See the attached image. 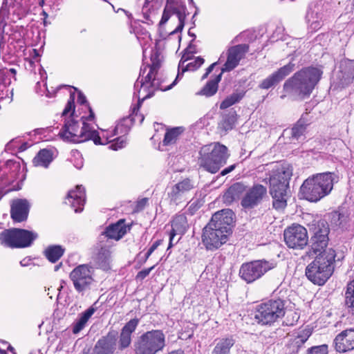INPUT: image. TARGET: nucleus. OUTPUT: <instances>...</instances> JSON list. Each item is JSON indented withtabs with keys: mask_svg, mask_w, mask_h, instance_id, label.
I'll use <instances>...</instances> for the list:
<instances>
[{
	"mask_svg": "<svg viewBox=\"0 0 354 354\" xmlns=\"http://www.w3.org/2000/svg\"><path fill=\"white\" fill-rule=\"evenodd\" d=\"M233 215L230 209H223L213 214L202 234V243L207 250H216L227 241L232 233Z\"/></svg>",
	"mask_w": 354,
	"mask_h": 354,
	"instance_id": "obj_1",
	"label": "nucleus"
},
{
	"mask_svg": "<svg viewBox=\"0 0 354 354\" xmlns=\"http://www.w3.org/2000/svg\"><path fill=\"white\" fill-rule=\"evenodd\" d=\"M321 75L322 71L314 67L305 68L297 72L283 84L285 95H281V98L286 95L295 100L308 97L319 81Z\"/></svg>",
	"mask_w": 354,
	"mask_h": 354,
	"instance_id": "obj_2",
	"label": "nucleus"
},
{
	"mask_svg": "<svg viewBox=\"0 0 354 354\" xmlns=\"http://www.w3.org/2000/svg\"><path fill=\"white\" fill-rule=\"evenodd\" d=\"M159 67L160 64L152 60L151 66L141 68L139 77L134 84V95L138 97L139 101H144L151 97L156 90L167 91L171 88L182 75L178 73L172 84L163 87L160 80L156 78Z\"/></svg>",
	"mask_w": 354,
	"mask_h": 354,
	"instance_id": "obj_3",
	"label": "nucleus"
},
{
	"mask_svg": "<svg viewBox=\"0 0 354 354\" xmlns=\"http://www.w3.org/2000/svg\"><path fill=\"white\" fill-rule=\"evenodd\" d=\"M90 114L88 117H82V127L80 128L77 122L73 118L68 120L64 127V130L60 133L65 139L73 142H83L92 140L95 144H102L100 136L97 131L88 124L86 121H91L94 119V113L88 106Z\"/></svg>",
	"mask_w": 354,
	"mask_h": 354,
	"instance_id": "obj_4",
	"label": "nucleus"
},
{
	"mask_svg": "<svg viewBox=\"0 0 354 354\" xmlns=\"http://www.w3.org/2000/svg\"><path fill=\"white\" fill-rule=\"evenodd\" d=\"M292 174V168L288 165L278 167L272 171L270 192L273 199L272 206L277 210L283 209L287 205L286 189Z\"/></svg>",
	"mask_w": 354,
	"mask_h": 354,
	"instance_id": "obj_5",
	"label": "nucleus"
},
{
	"mask_svg": "<svg viewBox=\"0 0 354 354\" xmlns=\"http://www.w3.org/2000/svg\"><path fill=\"white\" fill-rule=\"evenodd\" d=\"M333 187V174L326 172L308 178L300 188L303 198L310 202H317L328 195Z\"/></svg>",
	"mask_w": 354,
	"mask_h": 354,
	"instance_id": "obj_6",
	"label": "nucleus"
},
{
	"mask_svg": "<svg viewBox=\"0 0 354 354\" xmlns=\"http://www.w3.org/2000/svg\"><path fill=\"white\" fill-rule=\"evenodd\" d=\"M336 257L333 248L328 249L324 255L317 256L306 269V275L314 284L324 285L334 271L333 263Z\"/></svg>",
	"mask_w": 354,
	"mask_h": 354,
	"instance_id": "obj_7",
	"label": "nucleus"
},
{
	"mask_svg": "<svg viewBox=\"0 0 354 354\" xmlns=\"http://www.w3.org/2000/svg\"><path fill=\"white\" fill-rule=\"evenodd\" d=\"M228 157L227 148L225 145L211 143L201 148L198 163L205 171L215 174L226 163Z\"/></svg>",
	"mask_w": 354,
	"mask_h": 354,
	"instance_id": "obj_8",
	"label": "nucleus"
},
{
	"mask_svg": "<svg viewBox=\"0 0 354 354\" xmlns=\"http://www.w3.org/2000/svg\"><path fill=\"white\" fill-rule=\"evenodd\" d=\"M286 313L285 304L280 299L266 301L256 307L254 319L258 324L271 326Z\"/></svg>",
	"mask_w": 354,
	"mask_h": 354,
	"instance_id": "obj_9",
	"label": "nucleus"
},
{
	"mask_svg": "<svg viewBox=\"0 0 354 354\" xmlns=\"http://www.w3.org/2000/svg\"><path fill=\"white\" fill-rule=\"evenodd\" d=\"M135 354H156L165 346V336L160 330H152L141 335L134 342Z\"/></svg>",
	"mask_w": 354,
	"mask_h": 354,
	"instance_id": "obj_10",
	"label": "nucleus"
},
{
	"mask_svg": "<svg viewBox=\"0 0 354 354\" xmlns=\"http://www.w3.org/2000/svg\"><path fill=\"white\" fill-rule=\"evenodd\" d=\"M37 237L35 232L12 228L0 233V244L10 248H24L30 246Z\"/></svg>",
	"mask_w": 354,
	"mask_h": 354,
	"instance_id": "obj_11",
	"label": "nucleus"
},
{
	"mask_svg": "<svg viewBox=\"0 0 354 354\" xmlns=\"http://www.w3.org/2000/svg\"><path fill=\"white\" fill-rule=\"evenodd\" d=\"M277 266L274 261L256 260L241 265L239 277L248 283L260 279L267 272Z\"/></svg>",
	"mask_w": 354,
	"mask_h": 354,
	"instance_id": "obj_12",
	"label": "nucleus"
},
{
	"mask_svg": "<svg viewBox=\"0 0 354 354\" xmlns=\"http://www.w3.org/2000/svg\"><path fill=\"white\" fill-rule=\"evenodd\" d=\"M94 269L88 264L75 267L69 274L75 290L82 295L90 290L95 283Z\"/></svg>",
	"mask_w": 354,
	"mask_h": 354,
	"instance_id": "obj_13",
	"label": "nucleus"
},
{
	"mask_svg": "<svg viewBox=\"0 0 354 354\" xmlns=\"http://www.w3.org/2000/svg\"><path fill=\"white\" fill-rule=\"evenodd\" d=\"M283 237L289 248L303 250L308 245L307 230L301 225H292L284 230Z\"/></svg>",
	"mask_w": 354,
	"mask_h": 354,
	"instance_id": "obj_14",
	"label": "nucleus"
},
{
	"mask_svg": "<svg viewBox=\"0 0 354 354\" xmlns=\"http://www.w3.org/2000/svg\"><path fill=\"white\" fill-rule=\"evenodd\" d=\"M194 188V183L189 178H185L177 183L167 193L170 203L177 205L185 201L187 199L188 193Z\"/></svg>",
	"mask_w": 354,
	"mask_h": 354,
	"instance_id": "obj_15",
	"label": "nucleus"
},
{
	"mask_svg": "<svg viewBox=\"0 0 354 354\" xmlns=\"http://www.w3.org/2000/svg\"><path fill=\"white\" fill-rule=\"evenodd\" d=\"M186 8L183 6H177L171 3H167L164 8L161 20L159 23L160 26L165 24L172 15H176L178 19V26L171 32V35L180 32L183 30L185 26L186 19Z\"/></svg>",
	"mask_w": 354,
	"mask_h": 354,
	"instance_id": "obj_16",
	"label": "nucleus"
},
{
	"mask_svg": "<svg viewBox=\"0 0 354 354\" xmlns=\"http://www.w3.org/2000/svg\"><path fill=\"white\" fill-rule=\"evenodd\" d=\"M248 49L249 46L247 44H239L230 48L227 50V61L222 68L221 73L234 69L248 51Z\"/></svg>",
	"mask_w": 354,
	"mask_h": 354,
	"instance_id": "obj_17",
	"label": "nucleus"
},
{
	"mask_svg": "<svg viewBox=\"0 0 354 354\" xmlns=\"http://www.w3.org/2000/svg\"><path fill=\"white\" fill-rule=\"evenodd\" d=\"M111 243H100V241L96 246V252L94 257L95 263L99 268L105 271L111 269Z\"/></svg>",
	"mask_w": 354,
	"mask_h": 354,
	"instance_id": "obj_18",
	"label": "nucleus"
},
{
	"mask_svg": "<svg viewBox=\"0 0 354 354\" xmlns=\"http://www.w3.org/2000/svg\"><path fill=\"white\" fill-rule=\"evenodd\" d=\"M267 189L261 185H255L245 194L241 201V205L245 208H253L259 204L266 195Z\"/></svg>",
	"mask_w": 354,
	"mask_h": 354,
	"instance_id": "obj_19",
	"label": "nucleus"
},
{
	"mask_svg": "<svg viewBox=\"0 0 354 354\" xmlns=\"http://www.w3.org/2000/svg\"><path fill=\"white\" fill-rule=\"evenodd\" d=\"M126 233L127 228L125 227L124 221L120 219L117 223L108 226L105 231L99 236V241L100 243L105 242L111 244L110 239L118 241Z\"/></svg>",
	"mask_w": 354,
	"mask_h": 354,
	"instance_id": "obj_20",
	"label": "nucleus"
},
{
	"mask_svg": "<svg viewBox=\"0 0 354 354\" xmlns=\"http://www.w3.org/2000/svg\"><path fill=\"white\" fill-rule=\"evenodd\" d=\"M117 333L109 332L95 344L93 354H113L116 348Z\"/></svg>",
	"mask_w": 354,
	"mask_h": 354,
	"instance_id": "obj_21",
	"label": "nucleus"
},
{
	"mask_svg": "<svg viewBox=\"0 0 354 354\" xmlns=\"http://www.w3.org/2000/svg\"><path fill=\"white\" fill-rule=\"evenodd\" d=\"M294 68L295 64L291 62L283 66L278 71L264 79L259 84V87L262 89H268L276 86L286 76H288L294 70Z\"/></svg>",
	"mask_w": 354,
	"mask_h": 354,
	"instance_id": "obj_22",
	"label": "nucleus"
},
{
	"mask_svg": "<svg viewBox=\"0 0 354 354\" xmlns=\"http://www.w3.org/2000/svg\"><path fill=\"white\" fill-rule=\"evenodd\" d=\"M334 343L335 350L339 353L354 349V328L342 331L335 337Z\"/></svg>",
	"mask_w": 354,
	"mask_h": 354,
	"instance_id": "obj_23",
	"label": "nucleus"
},
{
	"mask_svg": "<svg viewBox=\"0 0 354 354\" xmlns=\"http://www.w3.org/2000/svg\"><path fill=\"white\" fill-rule=\"evenodd\" d=\"M86 201V194L84 188L82 185H77L75 189L68 192L65 199V203L68 204L77 213L83 209V206Z\"/></svg>",
	"mask_w": 354,
	"mask_h": 354,
	"instance_id": "obj_24",
	"label": "nucleus"
},
{
	"mask_svg": "<svg viewBox=\"0 0 354 354\" xmlns=\"http://www.w3.org/2000/svg\"><path fill=\"white\" fill-rule=\"evenodd\" d=\"M29 207V203L26 199L14 200L10 210L12 218L17 222L26 220L28 215Z\"/></svg>",
	"mask_w": 354,
	"mask_h": 354,
	"instance_id": "obj_25",
	"label": "nucleus"
},
{
	"mask_svg": "<svg viewBox=\"0 0 354 354\" xmlns=\"http://www.w3.org/2000/svg\"><path fill=\"white\" fill-rule=\"evenodd\" d=\"M328 237H317L311 236L310 239V245L308 250L306 252V256L313 257V256L324 255L327 248L328 243Z\"/></svg>",
	"mask_w": 354,
	"mask_h": 354,
	"instance_id": "obj_26",
	"label": "nucleus"
},
{
	"mask_svg": "<svg viewBox=\"0 0 354 354\" xmlns=\"http://www.w3.org/2000/svg\"><path fill=\"white\" fill-rule=\"evenodd\" d=\"M139 323L138 319H132L122 328L119 338V348L123 350L131 343V334L136 330Z\"/></svg>",
	"mask_w": 354,
	"mask_h": 354,
	"instance_id": "obj_27",
	"label": "nucleus"
},
{
	"mask_svg": "<svg viewBox=\"0 0 354 354\" xmlns=\"http://www.w3.org/2000/svg\"><path fill=\"white\" fill-rule=\"evenodd\" d=\"M188 224L187 218L184 214L176 216L171 221V230L169 234V248L173 245L174 236L176 234L183 235L187 231Z\"/></svg>",
	"mask_w": 354,
	"mask_h": 354,
	"instance_id": "obj_28",
	"label": "nucleus"
},
{
	"mask_svg": "<svg viewBox=\"0 0 354 354\" xmlns=\"http://www.w3.org/2000/svg\"><path fill=\"white\" fill-rule=\"evenodd\" d=\"M245 186L241 183H236L230 186L223 195V201L227 205L232 204L239 199L243 192Z\"/></svg>",
	"mask_w": 354,
	"mask_h": 354,
	"instance_id": "obj_29",
	"label": "nucleus"
},
{
	"mask_svg": "<svg viewBox=\"0 0 354 354\" xmlns=\"http://www.w3.org/2000/svg\"><path fill=\"white\" fill-rule=\"evenodd\" d=\"M235 340L232 337L221 338L216 340V345L211 354H230Z\"/></svg>",
	"mask_w": 354,
	"mask_h": 354,
	"instance_id": "obj_30",
	"label": "nucleus"
},
{
	"mask_svg": "<svg viewBox=\"0 0 354 354\" xmlns=\"http://www.w3.org/2000/svg\"><path fill=\"white\" fill-rule=\"evenodd\" d=\"M53 160V151L47 149L40 150L34 158L32 162L35 166L47 168Z\"/></svg>",
	"mask_w": 354,
	"mask_h": 354,
	"instance_id": "obj_31",
	"label": "nucleus"
},
{
	"mask_svg": "<svg viewBox=\"0 0 354 354\" xmlns=\"http://www.w3.org/2000/svg\"><path fill=\"white\" fill-rule=\"evenodd\" d=\"M128 120H131L129 118H127L123 119L122 122L118 123L115 127L112 129L111 131H107L105 132H103L102 136L100 137V142H102L101 145H105L107 142H111V140H109L112 137L118 135L120 133H123L127 132L128 129L127 127H124V122H126Z\"/></svg>",
	"mask_w": 354,
	"mask_h": 354,
	"instance_id": "obj_32",
	"label": "nucleus"
},
{
	"mask_svg": "<svg viewBox=\"0 0 354 354\" xmlns=\"http://www.w3.org/2000/svg\"><path fill=\"white\" fill-rule=\"evenodd\" d=\"M95 311L94 308L90 307L80 315V317L74 322L73 326V333L74 334L80 333L85 327L86 324Z\"/></svg>",
	"mask_w": 354,
	"mask_h": 354,
	"instance_id": "obj_33",
	"label": "nucleus"
},
{
	"mask_svg": "<svg viewBox=\"0 0 354 354\" xmlns=\"http://www.w3.org/2000/svg\"><path fill=\"white\" fill-rule=\"evenodd\" d=\"M309 227L313 232L312 236L323 237L324 235V237H328L329 227L325 220L314 221Z\"/></svg>",
	"mask_w": 354,
	"mask_h": 354,
	"instance_id": "obj_34",
	"label": "nucleus"
},
{
	"mask_svg": "<svg viewBox=\"0 0 354 354\" xmlns=\"http://www.w3.org/2000/svg\"><path fill=\"white\" fill-rule=\"evenodd\" d=\"M221 75L222 73L218 75L214 80L208 81L198 94L207 97L214 95L218 90V84L221 81Z\"/></svg>",
	"mask_w": 354,
	"mask_h": 354,
	"instance_id": "obj_35",
	"label": "nucleus"
},
{
	"mask_svg": "<svg viewBox=\"0 0 354 354\" xmlns=\"http://www.w3.org/2000/svg\"><path fill=\"white\" fill-rule=\"evenodd\" d=\"M64 252V250L60 245H51L45 250L44 254L49 261L55 263L61 258Z\"/></svg>",
	"mask_w": 354,
	"mask_h": 354,
	"instance_id": "obj_36",
	"label": "nucleus"
},
{
	"mask_svg": "<svg viewBox=\"0 0 354 354\" xmlns=\"http://www.w3.org/2000/svg\"><path fill=\"white\" fill-rule=\"evenodd\" d=\"M183 131V129L182 127H175L167 130L162 140L163 145L167 146L174 144Z\"/></svg>",
	"mask_w": 354,
	"mask_h": 354,
	"instance_id": "obj_37",
	"label": "nucleus"
},
{
	"mask_svg": "<svg viewBox=\"0 0 354 354\" xmlns=\"http://www.w3.org/2000/svg\"><path fill=\"white\" fill-rule=\"evenodd\" d=\"M345 305L348 308L349 312L354 315V280L347 285L345 292Z\"/></svg>",
	"mask_w": 354,
	"mask_h": 354,
	"instance_id": "obj_38",
	"label": "nucleus"
},
{
	"mask_svg": "<svg viewBox=\"0 0 354 354\" xmlns=\"http://www.w3.org/2000/svg\"><path fill=\"white\" fill-rule=\"evenodd\" d=\"M243 93H233L227 96L220 104L221 109H225L239 102L243 97Z\"/></svg>",
	"mask_w": 354,
	"mask_h": 354,
	"instance_id": "obj_39",
	"label": "nucleus"
},
{
	"mask_svg": "<svg viewBox=\"0 0 354 354\" xmlns=\"http://www.w3.org/2000/svg\"><path fill=\"white\" fill-rule=\"evenodd\" d=\"M311 330L310 329H304L298 333L295 339V344L298 346L305 343L309 337L311 335Z\"/></svg>",
	"mask_w": 354,
	"mask_h": 354,
	"instance_id": "obj_40",
	"label": "nucleus"
},
{
	"mask_svg": "<svg viewBox=\"0 0 354 354\" xmlns=\"http://www.w3.org/2000/svg\"><path fill=\"white\" fill-rule=\"evenodd\" d=\"M204 63V59L201 57H198L197 58H196L194 61L188 63L185 67V68H183V71H182V74L186 71H196V69H198Z\"/></svg>",
	"mask_w": 354,
	"mask_h": 354,
	"instance_id": "obj_41",
	"label": "nucleus"
},
{
	"mask_svg": "<svg viewBox=\"0 0 354 354\" xmlns=\"http://www.w3.org/2000/svg\"><path fill=\"white\" fill-rule=\"evenodd\" d=\"M306 126L299 120L292 129V136L298 139L304 134Z\"/></svg>",
	"mask_w": 354,
	"mask_h": 354,
	"instance_id": "obj_42",
	"label": "nucleus"
},
{
	"mask_svg": "<svg viewBox=\"0 0 354 354\" xmlns=\"http://www.w3.org/2000/svg\"><path fill=\"white\" fill-rule=\"evenodd\" d=\"M111 144L109 148L115 151L123 148L126 145V138L124 136H120L111 140Z\"/></svg>",
	"mask_w": 354,
	"mask_h": 354,
	"instance_id": "obj_43",
	"label": "nucleus"
},
{
	"mask_svg": "<svg viewBox=\"0 0 354 354\" xmlns=\"http://www.w3.org/2000/svg\"><path fill=\"white\" fill-rule=\"evenodd\" d=\"M75 92H71L70 94V98L67 102V104L63 111L62 115H66L70 111H73L72 115H73L75 111Z\"/></svg>",
	"mask_w": 354,
	"mask_h": 354,
	"instance_id": "obj_44",
	"label": "nucleus"
},
{
	"mask_svg": "<svg viewBox=\"0 0 354 354\" xmlns=\"http://www.w3.org/2000/svg\"><path fill=\"white\" fill-rule=\"evenodd\" d=\"M308 354H328V346L325 344L312 347Z\"/></svg>",
	"mask_w": 354,
	"mask_h": 354,
	"instance_id": "obj_45",
	"label": "nucleus"
},
{
	"mask_svg": "<svg viewBox=\"0 0 354 354\" xmlns=\"http://www.w3.org/2000/svg\"><path fill=\"white\" fill-rule=\"evenodd\" d=\"M155 268V266H151V268H149L147 269H144L140 272H138V274L136 276V279L137 281H142L145 277H147L151 271L153 270Z\"/></svg>",
	"mask_w": 354,
	"mask_h": 354,
	"instance_id": "obj_46",
	"label": "nucleus"
},
{
	"mask_svg": "<svg viewBox=\"0 0 354 354\" xmlns=\"http://www.w3.org/2000/svg\"><path fill=\"white\" fill-rule=\"evenodd\" d=\"M1 73H3L6 76H12V78L16 80L15 75L17 73V70L15 68H10V69H6L1 71Z\"/></svg>",
	"mask_w": 354,
	"mask_h": 354,
	"instance_id": "obj_47",
	"label": "nucleus"
},
{
	"mask_svg": "<svg viewBox=\"0 0 354 354\" xmlns=\"http://www.w3.org/2000/svg\"><path fill=\"white\" fill-rule=\"evenodd\" d=\"M150 256L151 254L147 252L143 257H140V259L137 261L138 268L141 267L144 263H145Z\"/></svg>",
	"mask_w": 354,
	"mask_h": 354,
	"instance_id": "obj_48",
	"label": "nucleus"
},
{
	"mask_svg": "<svg viewBox=\"0 0 354 354\" xmlns=\"http://www.w3.org/2000/svg\"><path fill=\"white\" fill-rule=\"evenodd\" d=\"M160 242H161L160 240H158V241H155L152 244V245L149 248L147 252H149V254H151L156 250V248L160 245Z\"/></svg>",
	"mask_w": 354,
	"mask_h": 354,
	"instance_id": "obj_49",
	"label": "nucleus"
},
{
	"mask_svg": "<svg viewBox=\"0 0 354 354\" xmlns=\"http://www.w3.org/2000/svg\"><path fill=\"white\" fill-rule=\"evenodd\" d=\"M235 165H230L228 167L224 169L221 173H220V175L221 176H225L227 175V174L230 173L231 171H232L234 169H235Z\"/></svg>",
	"mask_w": 354,
	"mask_h": 354,
	"instance_id": "obj_50",
	"label": "nucleus"
},
{
	"mask_svg": "<svg viewBox=\"0 0 354 354\" xmlns=\"http://www.w3.org/2000/svg\"><path fill=\"white\" fill-rule=\"evenodd\" d=\"M77 102L80 104H84L87 102L85 95L80 91L78 93Z\"/></svg>",
	"mask_w": 354,
	"mask_h": 354,
	"instance_id": "obj_51",
	"label": "nucleus"
},
{
	"mask_svg": "<svg viewBox=\"0 0 354 354\" xmlns=\"http://www.w3.org/2000/svg\"><path fill=\"white\" fill-rule=\"evenodd\" d=\"M216 64V63H213L212 64H211L206 70V73L203 75L202 77V79H205L208 75L212 71V70L214 69L215 65Z\"/></svg>",
	"mask_w": 354,
	"mask_h": 354,
	"instance_id": "obj_52",
	"label": "nucleus"
},
{
	"mask_svg": "<svg viewBox=\"0 0 354 354\" xmlns=\"http://www.w3.org/2000/svg\"><path fill=\"white\" fill-rule=\"evenodd\" d=\"M147 203V198H143L140 201L138 202V205L139 207H144L146 205Z\"/></svg>",
	"mask_w": 354,
	"mask_h": 354,
	"instance_id": "obj_53",
	"label": "nucleus"
},
{
	"mask_svg": "<svg viewBox=\"0 0 354 354\" xmlns=\"http://www.w3.org/2000/svg\"><path fill=\"white\" fill-rule=\"evenodd\" d=\"M168 354H185L182 350L173 351Z\"/></svg>",
	"mask_w": 354,
	"mask_h": 354,
	"instance_id": "obj_54",
	"label": "nucleus"
},
{
	"mask_svg": "<svg viewBox=\"0 0 354 354\" xmlns=\"http://www.w3.org/2000/svg\"><path fill=\"white\" fill-rule=\"evenodd\" d=\"M77 169H81L83 166V162L82 160L80 162H77V165H75Z\"/></svg>",
	"mask_w": 354,
	"mask_h": 354,
	"instance_id": "obj_55",
	"label": "nucleus"
},
{
	"mask_svg": "<svg viewBox=\"0 0 354 354\" xmlns=\"http://www.w3.org/2000/svg\"><path fill=\"white\" fill-rule=\"evenodd\" d=\"M188 34L190 37H193V39L196 38V35L194 33L191 32L190 30L188 31Z\"/></svg>",
	"mask_w": 354,
	"mask_h": 354,
	"instance_id": "obj_56",
	"label": "nucleus"
},
{
	"mask_svg": "<svg viewBox=\"0 0 354 354\" xmlns=\"http://www.w3.org/2000/svg\"><path fill=\"white\" fill-rule=\"evenodd\" d=\"M62 263H59V265H57L55 266V271H57L59 268H60Z\"/></svg>",
	"mask_w": 354,
	"mask_h": 354,
	"instance_id": "obj_57",
	"label": "nucleus"
},
{
	"mask_svg": "<svg viewBox=\"0 0 354 354\" xmlns=\"http://www.w3.org/2000/svg\"><path fill=\"white\" fill-rule=\"evenodd\" d=\"M24 261H25V259H24V260L20 261V264H21V266H26V262H24Z\"/></svg>",
	"mask_w": 354,
	"mask_h": 354,
	"instance_id": "obj_58",
	"label": "nucleus"
},
{
	"mask_svg": "<svg viewBox=\"0 0 354 354\" xmlns=\"http://www.w3.org/2000/svg\"><path fill=\"white\" fill-rule=\"evenodd\" d=\"M33 53H34V54H35V56H37H37H39V54L37 53V50L33 49Z\"/></svg>",
	"mask_w": 354,
	"mask_h": 354,
	"instance_id": "obj_59",
	"label": "nucleus"
},
{
	"mask_svg": "<svg viewBox=\"0 0 354 354\" xmlns=\"http://www.w3.org/2000/svg\"><path fill=\"white\" fill-rule=\"evenodd\" d=\"M0 354H7V353H6V352L5 351H3V350L0 349Z\"/></svg>",
	"mask_w": 354,
	"mask_h": 354,
	"instance_id": "obj_60",
	"label": "nucleus"
},
{
	"mask_svg": "<svg viewBox=\"0 0 354 354\" xmlns=\"http://www.w3.org/2000/svg\"><path fill=\"white\" fill-rule=\"evenodd\" d=\"M196 15H197V12H196L194 13V15H193V18H194V17H195Z\"/></svg>",
	"mask_w": 354,
	"mask_h": 354,
	"instance_id": "obj_61",
	"label": "nucleus"
},
{
	"mask_svg": "<svg viewBox=\"0 0 354 354\" xmlns=\"http://www.w3.org/2000/svg\"><path fill=\"white\" fill-rule=\"evenodd\" d=\"M140 255H141V253H139L138 255V258H140Z\"/></svg>",
	"mask_w": 354,
	"mask_h": 354,
	"instance_id": "obj_62",
	"label": "nucleus"
},
{
	"mask_svg": "<svg viewBox=\"0 0 354 354\" xmlns=\"http://www.w3.org/2000/svg\"><path fill=\"white\" fill-rule=\"evenodd\" d=\"M82 354H88V353H85V352H84Z\"/></svg>",
	"mask_w": 354,
	"mask_h": 354,
	"instance_id": "obj_63",
	"label": "nucleus"
},
{
	"mask_svg": "<svg viewBox=\"0 0 354 354\" xmlns=\"http://www.w3.org/2000/svg\"><path fill=\"white\" fill-rule=\"evenodd\" d=\"M353 6H354V0H353Z\"/></svg>",
	"mask_w": 354,
	"mask_h": 354,
	"instance_id": "obj_64",
	"label": "nucleus"
}]
</instances>
